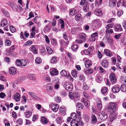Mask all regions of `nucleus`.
Masks as SVG:
<instances>
[{
    "mask_svg": "<svg viewBox=\"0 0 126 126\" xmlns=\"http://www.w3.org/2000/svg\"><path fill=\"white\" fill-rule=\"evenodd\" d=\"M86 35L84 33H82L80 35L79 38L75 40L77 43L81 44L85 42L86 40Z\"/></svg>",
    "mask_w": 126,
    "mask_h": 126,
    "instance_id": "obj_1",
    "label": "nucleus"
},
{
    "mask_svg": "<svg viewBox=\"0 0 126 126\" xmlns=\"http://www.w3.org/2000/svg\"><path fill=\"white\" fill-rule=\"evenodd\" d=\"M69 95V98L73 100L74 102H77L79 100V97L78 95L76 94V93L74 94L70 92Z\"/></svg>",
    "mask_w": 126,
    "mask_h": 126,
    "instance_id": "obj_2",
    "label": "nucleus"
},
{
    "mask_svg": "<svg viewBox=\"0 0 126 126\" xmlns=\"http://www.w3.org/2000/svg\"><path fill=\"white\" fill-rule=\"evenodd\" d=\"M27 62L24 60H17L16 62L17 66H24L27 65Z\"/></svg>",
    "mask_w": 126,
    "mask_h": 126,
    "instance_id": "obj_3",
    "label": "nucleus"
},
{
    "mask_svg": "<svg viewBox=\"0 0 126 126\" xmlns=\"http://www.w3.org/2000/svg\"><path fill=\"white\" fill-rule=\"evenodd\" d=\"M71 84L70 82H66L64 85V87L68 91L70 92L72 90L73 86Z\"/></svg>",
    "mask_w": 126,
    "mask_h": 126,
    "instance_id": "obj_4",
    "label": "nucleus"
},
{
    "mask_svg": "<svg viewBox=\"0 0 126 126\" xmlns=\"http://www.w3.org/2000/svg\"><path fill=\"white\" fill-rule=\"evenodd\" d=\"M94 49V47L92 46L89 47L87 49L84 50L83 52L86 55H90L92 53L93 50ZM83 51H82V52Z\"/></svg>",
    "mask_w": 126,
    "mask_h": 126,
    "instance_id": "obj_5",
    "label": "nucleus"
},
{
    "mask_svg": "<svg viewBox=\"0 0 126 126\" xmlns=\"http://www.w3.org/2000/svg\"><path fill=\"white\" fill-rule=\"evenodd\" d=\"M98 37V34L97 32H95L92 33L89 39V40L90 42L95 41Z\"/></svg>",
    "mask_w": 126,
    "mask_h": 126,
    "instance_id": "obj_6",
    "label": "nucleus"
},
{
    "mask_svg": "<svg viewBox=\"0 0 126 126\" xmlns=\"http://www.w3.org/2000/svg\"><path fill=\"white\" fill-rule=\"evenodd\" d=\"M110 79L111 83L113 84L116 81V79L115 74L114 73H111L110 75Z\"/></svg>",
    "mask_w": 126,
    "mask_h": 126,
    "instance_id": "obj_7",
    "label": "nucleus"
},
{
    "mask_svg": "<svg viewBox=\"0 0 126 126\" xmlns=\"http://www.w3.org/2000/svg\"><path fill=\"white\" fill-rule=\"evenodd\" d=\"M46 89L47 93L48 94H50L53 91V86L51 84H47L46 87Z\"/></svg>",
    "mask_w": 126,
    "mask_h": 126,
    "instance_id": "obj_8",
    "label": "nucleus"
},
{
    "mask_svg": "<svg viewBox=\"0 0 126 126\" xmlns=\"http://www.w3.org/2000/svg\"><path fill=\"white\" fill-rule=\"evenodd\" d=\"M105 39L107 40L110 46H112L113 43V41L112 38L110 37V35L108 36L107 35H105Z\"/></svg>",
    "mask_w": 126,
    "mask_h": 126,
    "instance_id": "obj_9",
    "label": "nucleus"
},
{
    "mask_svg": "<svg viewBox=\"0 0 126 126\" xmlns=\"http://www.w3.org/2000/svg\"><path fill=\"white\" fill-rule=\"evenodd\" d=\"M52 110L54 112L58 111L59 108V106L57 104H50L49 105Z\"/></svg>",
    "mask_w": 126,
    "mask_h": 126,
    "instance_id": "obj_10",
    "label": "nucleus"
},
{
    "mask_svg": "<svg viewBox=\"0 0 126 126\" xmlns=\"http://www.w3.org/2000/svg\"><path fill=\"white\" fill-rule=\"evenodd\" d=\"M99 117L103 121L106 120L108 117L107 114L103 112H102L101 113L99 114Z\"/></svg>",
    "mask_w": 126,
    "mask_h": 126,
    "instance_id": "obj_11",
    "label": "nucleus"
},
{
    "mask_svg": "<svg viewBox=\"0 0 126 126\" xmlns=\"http://www.w3.org/2000/svg\"><path fill=\"white\" fill-rule=\"evenodd\" d=\"M116 0H110L109 2V6L112 8L113 7L116 5Z\"/></svg>",
    "mask_w": 126,
    "mask_h": 126,
    "instance_id": "obj_12",
    "label": "nucleus"
},
{
    "mask_svg": "<svg viewBox=\"0 0 126 126\" xmlns=\"http://www.w3.org/2000/svg\"><path fill=\"white\" fill-rule=\"evenodd\" d=\"M117 107V105L116 103L113 102H110V103L109 109L110 110H114L116 109Z\"/></svg>",
    "mask_w": 126,
    "mask_h": 126,
    "instance_id": "obj_13",
    "label": "nucleus"
},
{
    "mask_svg": "<svg viewBox=\"0 0 126 126\" xmlns=\"http://www.w3.org/2000/svg\"><path fill=\"white\" fill-rule=\"evenodd\" d=\"M50 73L51 75H56L58 74V71L56 69L52 68L50 69Z\"/></svg>",
    "mask_w": 126,
    "mask_h": 126,
    "instance_id": "obj_14",
    "label": "nucleus"
},
{
    "mask_svg": "<svg viewBox=\"0 0 126 126\" xmlns=\"http://www.w3.org/2000/svg\"><path fill=\"white\" fill-rule=\"evenodd\" d=\"M81 101L87 107H88L90 105L89 101L86 99L84 98H82L81 100Z\"/></svg>",
    "mask_w": 126,
    "mask_h": 126,
    "instance_id": "obj_15",
    "label": "nucleus"
},
{
    "mask_svg": "<svg viewBox=\"0 0 126 126\" xmlns=\"http://www.w3.org/2000/svg\"><path fill=\"white\" fill-rule=\"evenodd\" d=\"M94 13L98 16H101L102 15V11L99 9H96L95 10Z\"/></svg>",
    "mask_w": 126,
    "mask_h": 126,
    "instance_id": "obj_16",
    "label": "nucleus"
},
{
    "mask_svg": "<svg viewBox=\"0 0 126 126\" xmlns=\"http://www.w3.org/2000/svg\"><path fill=\"white\" fill-rule=\"evenodd\" d=\"M83 10L85 12H87L89 10V4L88 2H86L83 5Z\"/></svg>",
    "mask_w": 126,
    "mask_h": 126,
    "instance_id": "obj_17",
    "label": "nucleus"
},
{
    "mask_svg": "<svg viewBox=\"0 0 126 126\" xmlns=\"http://www.w3.org/2000/svg\"><path fill=\"white\" fill-rule=\"evenodd\" d=\"M116 118L115 114L113 113L110 114V122H112Z\"/></svg>",
    "mask_w": 126,
    "mask_h": 126,
    "instance_id": "obj_18",
    "label": "nucleus"
},
{
    "mask_svg": "<svg viewBox=\"0 0 126 126\" xmlns=\"http://www.w3.org/2000/svg\"><path fill=\"white\" fill-rule=\"evenodd\" d=\"M122 29L121 25L120 24L114 26V29L116 32H118L121 31Z\"/></svg>",
    "mask_w": 126,
    "mask_h": 126,
    "instance_id": "obj_19",
    "label": "nucleus"
},
{
    "mask_svg": "<svg viewBox=\"0 0 126 126\" xmlns=\"http://www.w3.org/2000/svg\"><path fill=\"white\" fill-rule=\"evenodd\" d=\"M9 72L12 75H14L16 73V70L14 67H11L10 68Z\"/></svg>",
    "mask_w": 126,
    "mask_h": 126,
    "instance_id": "obj_20",
    "label": "nucleus"
},
{
    "mask_svg": "<svg viewBox=\"0 0 126 126\" xmlns=\"http://www.w3.org/2000/svg\"><path fill=\"white\" fill-rule=\"evenodd\" d=\"M120 90V88L119 86H115L112 88V92L114 93H116L118 92Z\"/></svg>",
    "mask_w": 126,
    "mask_h": 126,
    "instance_id": "obj_21",
    "label": "nucleus"
},
{
    "mask_svg": "<svg viewBox=\"0 0 126 126\" xmlns=\"http://www.w3.org/2000/svg\"><path fill=\"white\" fill-rule=\"evenodd\" d=\"M14 99L16 101H18L20 100V96L18 93H16L14 94Z\"/></svg>",
    "mask_w": 126,
    "mask_h": 126,
    "instance_id": "obj_22",
    "label": "nucleus"
},
{
    "mask_svg": "<svg viewBox=\"0 0 126 126\" xmlns=\"http://www.w3.org/2000/svg\"><path fill=\"white\" fill-rule=\"evenodd\" d=\"M85 65L86 68H88L91 66L92 63L89 60H87L85 63Z\"/></svg>",
    "mask_w": 126,
    "mask_h": 126,
    "instance_id": "obj_23",
    "label": "nucleus"
},
{
    "mask_svg": "<svg viewBox=\"0 0 126 126\" xmlns=\"http://www.w3.org/2000/svg\"><path fill=\"white\" fill-rule=\"evenodd\" d=\"M101 65L104 67H107L108 65V61L105 60H103L101 63Z\"/></svg>",
    "mask_w": 126,
    "mask_h": 126,
    "instance_id": "obj_24",
    "label": "nucleus"
},
{
    "mask_svg": "<svg viewBox=\"0 0 126 126\" xmlns=\"http://www.w3.org/2000/svg\"><path fill=\"white\" fill-rule=\"evenodd\" d=\"M76 106L77 108L79 110H81L83 108V105L81 103L78 102L76 105Z\"/></svg>",
    "mask_w": 126,
    "mask_h": 126,
    "instance_id": "obj_25",
    "label": "nucleus"
},
{
    "mask_svg": "<svg viewBox=\"0 0 126 126\" xmlns=\"http://www.w3.org/2000/svg\"><path fill=\"white\" fill-rule=\"evenodd\" d=\"M93 23V26L94 27L96 28H97L98 27L99 23L98 21L96 19H95L92 21Z\"/></svg>",
    "mask_w": 126,
    "mask_h": 126,
    "instance_id": "obj_26",
    "label": "nucleus"
},
{
    "mask_svg": "<svg viewBox=\"0 0 126 126\" xmlns=\"http://www.w3.org/2000/svg\"><path fill=\"white\" fill-rule=\"evenodd\" d=\"M41 122L43 124H46L48 122L47 118L44 116H42L41 117Z\"/></svg>",
    "mask_w": 126,
    "mask_h": 126,
    "instance_id": "obj_27",
    "label": "nucleus"
},
{
    "mask_svg": "<svg viewBox=\"0 0 126 126\" xmlns=\"http://www.w3.org/2000/svg\"><path fill=\"white\" fill-rule=\"evenodd\" d=\"M104 53L107 56L111 57V56L112 54L110 52V50L108 49H105L104 50Z\"/></svg>",
    "mask_w": 126,
    "mask_h": 126,
    "instance_id": "obj_28",
    "label": "nucleus"
},
{
    "mask_svg": "<svg viewBox=\"0 0 126 126\" xmlns=\"http://www.w3.org/2000/svg\"><path fill=\"white\" fill-rule=\"evenodd\" d=\"M7 24V20L6 19L2 20L1 22V26L3 27L5 26Z\"/></svg>",
    "mask_w": 126,
    "mask_h": 126,
    "instance_id": "obj_29",
    "label": "nucleus"
},
{
    "mask_svg": "<svg viewBox=\"0 0 126 126\" xmlns=\"http://www.w3.org/2000/svg\"><path fill=\"white\" fill-rule=\"evenodd\" d=\"M78 45L77 44L73 45L72 46L71 48L74 51H76L78 47Z\"/></svg>",
    "mask_w": 126,
    "mask_h": 126,
    "instance_id": "obj_30",
    "label": "nucleus"
},
{
    "mask_svg": "<svg viewBox=\"0 0 126 126\" xmlns=\"http://www.w3.org/2000/svg\"><path fill=\"white\" fill-rule=\"evenodd\" d=\"M97 106L99 110H101L102 109V106L101 102V100H98V103L97 104Z\"/></svg>",
    "mask_w": 126,
    "mask_h": 126,
    "instance_id": "obj_31",
    "label": "nucleus"
},
{
    "mask_svg": "<svg viewBox=\"0 0 126 126\" xmlns=\"http://www.w3.org/2000/svg\"><path fill=\"white\" fill-rule=\"evenodd\" d=\"M30 48L31 50L32 51L33 53H34L36 54L37 53V51L34 45L32 46Z\"/></svg>",
    "mask_w": 126,
    "mask_h": 126,
    "instance_id": "obj_32",
    "label": "nucleus"
},
{
    "mask_svg": "<svg viewBox=\"0 0 126 126\" xmlns=\"http://www.w3.org/2000/svg\"><path fill=\"white\" fill-rule=\"evenodd\" d=\"M120 89L121 91L125 92L126 91V85L123 84L120 87Z\"/></svg>",
    "mask_w": 126,
    "mask_h": 126,
    "instance_id": "obj_33",
    "label": "nucleus"
},
{
    "mask_svg": "<svg viewBox=\"0 0 126 126\" xmlns=\"http://www.w3.org/2000/svg\"><path fill=\"white\" fill-rule=\"evenodd\" d=\"M107 90L108 89L106 87H105L102 88L101 91L103 94H104L106 93Z\"/></svg>",
    "mask_w": 126,
    "mask_h": 126,
    "instance_id": "obj_34",
    "label": "nucleus"
},
{
    "mask_svg": "<svg viewBox=\"0 0 126 126\" xmlns=\"http://www.w3.org/2000/svg\"><path fill=\"white\" fill-rule=\"evenodd\" d=\"M28 93L29 95H31L34 99H37V96L34 93L29 92Z\"/></svg>",
    "mask_w": 126,
    "mask_h": 126,
    "instance_id": "obj_35",
    "label": "nucleus"
},
{
    "mask_svg": "<svg viewBox=\"0 0 126 126\" xmlns=\"http://www.w3.org/2000/svg\"><path fill=\"white\" fill-rule=\"evenodd\" d=\"M27 77L30 79L35 80V78L33 74H29L27 75Z\"/></svg>",
    "mask_w": 126,
    "mask_h": 126,
    "instance_id": "obj_36",
    "label": "nucleus"
},
{
    "mask_svg": "<svg viewBox=\"0 0 126 126\" xmlns=\"http://www.w3.org/2000/svg\"><path fill=\"white\" fill-rule=\"evenodd\" d=\"M70 13L71 15L74 16L76 14L77 11L74 9H71L70 10Z\"/></svg>",
    "mask_w": 126,
    "mask_h": 126,
    "instance_id": "obj_37",
    "label": "nucleus"
},
{
    "mask_svg": "<svg viewBox=\"0 0 126 126\" xmlns=\"http://www.w3.org/2000/svg\"><path fill=\"white\" fill-rule=\"evenodd\" d=\"M32 43V42L30 40L28 41L23 45L24 46H29L31 45Z\"/></svg>",
    "mask_w": 126,
    "mask_h": 126,
    "instance_id": "obj_38",
    "label": "nucleus"
},
{
    "mask_svg": "<svg viewBox=\"0 0 126 126\" xmlns=\"http://www.w3.org/2000/svg\"><path fill=\"white\" fill-rule=\"evenodd\" d=\"M32 115V112L31 111H27L26 113V116L27 118H30Z\"/></svg>",
    "mask_w": 126,
    "mask_h": 126,
    "instance_id": "obj_39",
    "label": "nucleus"
},
{
    "mask_svg": "<svg viewBox=\"0 0 126 126\" xmlns=\"http://www.w3.org/2000/svg\"><path fill=\"white\" fill-rule=\"evenodd\" d=\"M59 20L60 24H61V28L62 29H63V28L64 26V22L63 20L61 19H59Z\"/></svg>",
    "mask_w": 126,
    "mask_h": 126,
    "instance_id": "obj_40",
    "label": "nucleus"
},
{
    "mask_svg": "<svg viewBox=\"0 0 126 126\" xmlns=\"http://www.w3.org/2000/svg\"><path fill=\"white\" fill-rule=\"evenodd\" d=\"M57 62V60L56 57L55 56H53L52 58L50 61V63H56Z\"/></svg>",
    "mask_w": 126,
    "mask_h": 126,
    "instance_id": "obj_41",
    "label": "nucleus"
},
{
    "mask_svg": "<svg viewBox=\"0 0 126 126\" xmlns=\"http://www.w3.org/2000/svg\"><path fill=\"white\" fill-rule=\"evenodd\" d=\"M61 44L62 47H66L67 45L66 43L65 42L62 40L61 41Z\"/></svg>",
    "mask_w": 126,
    "mask_h": 126,
    "instance_id": "obj_42",
    "label": "nucleus"
},
{
    "mask_svg": "<svg viewBox=\"0 0 126 126\" xmlns=\"http://www.w3.org/2000/svg\"><path fill=\"white\" fill-rule=\"evenodd\" d=\"M42 60L39 57H38L35 60V63L37 64L40 63L42 62Z\"/></svg>",
    "mask_w": 126,
    "mask_h": 126,
    "instance_id": "obj_43",
    "label": "nucleus"
},
{
    "mask_svg": "<svg viewBox=\"0 0 126 126\" xmlns=\"http://www.w3.org/2000/svg\"><path fill=\"white\" fill-rule=\"evenodd\" d=\"M81 15L79 14H78L76 15L75 16V19L77 21H79L81 18Z\"/></svg>",
    "mask_w": 126,
    "mask_h": 126,
    "instance_id": "obj_44",
    "label": "nucleus"
},
{
    "mask_svg": "<svg viewBox=\"0 0 126 126\" xmlns=\"http://www.w3.org/2000/svg\"><path fill=\"white\" fill-rule=\"evenodd\" d=\"M92 121L93 123H95L97 121V119L94 115H93L91 117Z\"/></svg>",
    "mask_w": 126,
    "mask_h": 126,
    "instance_id": "obj_45",
    "label": "nucleus"
},
{
    "mask_svg": "<svg viewBox=\"0 0 126 126\" xmlns=\"http://www.w3.org/2000/svg\"><path fill=\"white\" fill-rule=\"evenodd\" d=\"M10 29L12 32H15L16 30V29L15 27L13 26H10Z\"/></svg>",
    "mask_w": 126,
    "mask_h": 126,
    "instance_id": "obj_46",
    "label": "nucleus"
},
{
    "mask_svg": "<svg viewBox=\"0 0 126 126\" xmlns=\"http://www.w3.org/2000/svg\"><path fill=\"white\" fill-rule=\"evenodd\" d=\"M51 43L52 45L54 46H56L57 44L56 40L55 39H52V40H51Z\"/></svg>",
    "mask_w": 126,
    "mask_h": 126,
    "instance_id": "obj_47",
    "label": "nucleus"
},
{
    "mask_svg": "<svg viewBox=\"0 0 126 126\" xmlns=\"http://www.w3.org/2000/svg\"><path fill=\"white\" fill-rule=\"evenodd\" d=\"M77 115L76 113H73L72 114L71 117V119H73V120H75L77 118Z\"/></svg>",
    "mask_w": 126,
    "mask_h": 126,
    "instance_id": "obj_48",
    "label": "nucleus"
},
{
    "mask_svg": "<svg viewBox=\"0 0 126 126\" xmlns=\"http://www.w3.org/2000/svg\"><path fill=\"white\" fill-rule=\"evenodd\" d=\"M46 49L47 51L49 54H51L52 53V50L50 47L48 46H46Z\"/></svg>",
    "mask_w": 126,
    "mask_h": 126,
    "instance_id": "obj_49",
    "label": "nucleus"
},
{
    "mask_svg": "<svg viewBox=\"0 0 126 126\" xmlns=\"http://www.w3.org/2000/svg\"><path fill=\"white\" fill-rule=\"evenodd\" d=\"M77 72L75 70H73L72 72V74L74 78H76L77 77Z\"/></svg>",
    "mask_w": 126,
    "mask_h": 126,
    "instance_id": "obj_50",
    "label": "nucleus"
},
{
    "mask_svg": "<svg viewBox=\"0 0 126 126\" xmlns=\"http://www.w3.org/2000/svg\"><path fill=\"white\" fill-rule=\"evenodd\" d=\"M63 120L61 117H59L57 119V121L59 124H60L62 123Z\"/></svg>",
    "mask_w": 126,
    "mask_h": 126,
    "instance_id": "obj_51",
    "label": "nucleus"
},
{
    "mask_svg": "<svg viewBox=\"0 0 126 126\" xmlns=\"http://www.w3.org/2000/svg\"><path fill=\"white\" fill-rule=\"evenodd\" d=\"M113 24L111 23L107 24L106 27V29H109L110 28H111L113 26Z\"/></svg>",
    "mask_w": 126,
    "mask_h": 126,
    "instance_id": "obj_52",
    "label": "nucleus"
},
{
    "mask_svg": "<svg viewBox=\"0 0 126 126\" xmlns=\"http://www.w3.org/2000/svg\"><path fill=\"white\" fill-rule=\"evenodd\" d=\"M60 74L63 76H65L67 75V73L64 70H63L60 72Z\"/></svg>",
    "mask_w": 126,
    "mask_h": 126,
    "instance_id": "obj_53",
    "label": "nucleus"
},
{
    "mask_svg": "<svg viewBox=\"0 0 126 126\" xmlns=\"http://www.w3.org/2000/svg\"><path fill=\"white\" fill-rule=\"evenodd\" d=\"M2 13L5 16H7V17H8L9 16V14L7 11L4 10H3L2 11Z\"/></svg>",
    "mask_w": 126,
    "mask_h": 126,
    "instance_id": "obj_54",
    "label": "nucleus"
},
{
    "mask_svg": "<svg viewBox=\"0 0 126 126\" xmlns=\"http://www.w3.org/2000/svg\"><path fill=\"white\" fill-rule=\"evenodd\" d=\"M88 88L89 87L87 84L85 83H84L83 85V89L85 90L88 89Z\"/></svg>",
    "mask_w": 126,
    "mask_h": 126,
    "instance_id": "obj_55",
    "label": "nucleus"
},
{
    "mask_svg": "<svg viewBox=\"0 0 126 126\" xmlns=\"http://www.w3.org/2000/svg\"><path fill=\"white\" fill-rule=\"evenodd\" d=\"M106 32L107 33L111 34L113 32V30L111 29H106Z\"/></svg>",
    "mask_w": 126,
    "mask_h": 126,
    "instance_id": "obj_56",
    "label": "nucleus"
},
{
    "mask_svg": "<svg viewBox=\"0 0 126 126\" xmlns=\"http://www.w3.org/2000/svg\"><path fill=\"white\" fill-rule=\"evenodd\" d=\"M65 107H62L60 108L59 110L60 112L62 113H64L65 112Z\"/></svg>",
    "mask_w": 126,
    "mask_h": 126,
    "instance_id": "obj_57",
    "label": "nucleus"
},
{
    "mask_svg": "<svg viewBox=\"0 0 126 126\" xmlns=\"http://www.w3.org/2000/svg\"><path fill=\"white\" fill-rule=\"evenodd\" d=\"M63 37L64 38L66 41L68 40V36H67L66 33V32H64L63 33Z\"/></svg>",
    "mask_w": 126,
    "mask_h": 126,
    "instance_id": "obj_58",
    "label": "nucleus"
},
{
    "mask_svg": "<svg viewBox=\"0 0 126 126\" xmlns=\"http://www.w3.org/2000/svg\"><path fill=\"white\" fill-rule=\"evenodd\" d=\"M11 44V43L10 41L8 40H6L5 42V45L7 46H10Z\"/></svg>",
    "mask_w": 126,
    "mask_h": 126,
    "instance_id": "obj_59",
    "label": "nucleus"
},
{
    "mask_svg": "<svg viewBox=\"0 0 126 126\" xmlns=\"http://www.w3.org/2000/svg\"><path fill=\"white\" fill-rule=\"evenodd\" d=\"M84 95V96L86 98L88 99H90V96L89 95L87 94L86 92L84 91L83 93Z\"/></svg>",
    "mask_w": 126,
    "mask_h": 126,
    "instance_id": "obj_60",
    "label": "nucleus"
},
{
    "mask_svg": "<svg viewBox=\"0 0 126 126\" xmlns=\"http://www.w3.org/2000/svg\"><path fill=\"white\" fill-rule=\"evenodd\" d=\"M17 122L19 125H21L23 123V120L21 119H19L17 120Z\"/></svg>",
    "mask_w": 126,
    "mask_h": 126,
    "instance_id": "obj_61",
    "label": "nucleus"
},
{
    "mask_svg": "<svg viewBox=\"0 0 126 126\" xmlns=\"http://www.w3.org/2000/svg\"><path fill=\"white\" fill-rule=\"evenodd\" d=\"M45 80L47 82H49L50 81V78L49 77L46 76L45 77Z\"/></svg>",
    "mask_w": 126,
    "mask_h": 126,
    "instance_id": "obj_62",
    "label": "nucleus"
},
{
    "mask_svg": "<svg viewBox=\"0 0 126 126\" xmlns=\"http://www.w3.org/2000/svg\"><path fill=\"white\" fill-rule=\"evenodd\" d=\"M61 95L63 97L67 95L66 91H62L61 92Z\"/></svg>",
    "mask_w": 126,
    "mask_h": 126,
    "instance_id": "obj_63",
    "label": "nucleus"
},
{
    "mask_svg": "<svg viewBox=\"0 0 126 126\" xmlns=\"http://www.w3.org/2000/svg\"><path fill=\"white\" fill-rule=\"evenodd\" d=\"M121 42L124 45H126V38H123L121 41Z\"/></svg>",
    "mask_w": 126,
    "mask_h": 126,
    "instance_id": "obj_64",
    "label": "nucleus"
}]
</instances>
